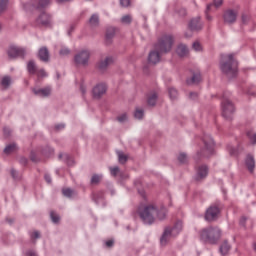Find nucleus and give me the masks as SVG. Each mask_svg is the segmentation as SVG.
Masks as SVG:
<instances>
[{"label":"nucleus","mask_w":256,"mask_h":256,"mask_svg":"<svg viewBox=\"0 0 256 256\" xmlns=\"http://www.w3.org/2000/svg\"><path fill=\"white\" fill-rule=\"evenodd\" d=\"M192 48L194 49V51H201V44L199 42H194L192 45Z\"/></svg>","instance_id":"47"},{"label":"nucleus","mask_w":256,"mask_h":256,"mask_svg":"<svg viewBox=\"0 0 256 256\" xmlns=\"http://www.w3.org/2000/svg\"><path fill=\"white\" fill-rule=\"evenodd\" d=\"M27 255L28 256H37V253H35L34 251H28Z\"/></svg>","instance_id":"59"},{"label":"nucleus","mask_w":256,"mask_h":256,"mask_svg":"<svg viewBox=\"0 0 256 256\" xmlns=\"http://www.w3.org/2000/svg\"><path fill=\"white\" fill-rule=\"evenodd\" d=\"M157 93H152L148 96L147 103L150 107H155L157 103Z\"/></svg>","instance_id":"25"},{"label":"nucleus","mask_w":256,"mask_h":256,"mask_svg":"<svg viewBox=\"0 0 256 256\" xmlns=\"http://www.w3.org/2000/svg\"><path fill=\"white\" fill-rule=\"evenodd\" d=\"M224 22L228 25H232V23H235L237 21V12L234 10H227L224 13Z\"/></svg>","instance_id":"14"},{"label":"nucleus","mask_w":256,"mask_h":256,"mask_svg":"<svg viewBox=\"0 0 256 256\" xmlns=\"http://www.w3.org/2000/svg\"><path fill=\"white\" fill-rule=\"evenodd\" d=\"M201 81V74L197 73L192 76L190 80H187L188 85L197 84Z\"/></svg>","instance_id":"29"},{"label":"nucleus","mask_w":256,"mask_h":256,"mask_svg":"<svg viewBox=\"0 0 256 256\" xmlns=\"http://www.w3.org/2000/svg\"><path fill=\"white\" fill-rule=\"evenodd\" d=\"M204 149L197 152L195 159H201V157H209V155H213V149L215 147V142L210 135H204L203 137Z\"/></svg>","instance_id":"7"},{"label":"nucleus","mask_w":256,"mask_h":256,"mask_svg":"<svg viewBox=\"0 0 256 256\" xmlns=\"http://www.w3.org/2000/svg\"><path fill=\"white\" fill-rule=\"evenodd\" d=\"M32 161H37V159H35V157L31 156Z\"/></svg>","instance_id":"61"},{"label":"nucleus","mask_w":256,"mask_h":256,"mask_svg":"<svg viewBox=\"0 0 256 256\" xmlns=\"http://www.w3.org/2000/svg\"><path fill=\"white\" fill-rule=\"evenodd\" d=\"M247 137L252 145H256V133L253 130L247 132Z\"/></svg>","instance_id":"30"},{"label":"nucleus","mask_w":256,"mask_h":256,"mask_svg":"<svg viewBox=\"0 0 256 256\" xmlns=\"http://www.w3.org/2000/svg\"><path fill=\"white\" fill-rule=\"evenodd\" d=\"M15 151H17V144L15 143L9 144L4 148L5 155H11V153H15Z\"/></svg>","instance_id":"24"},{"label":"nucleus","mask_w":256,"mask_h":256,"mask_svg":"<svg viewBox=\"0 0 256 256\" xmlns=\"http://www.w3.org/2000/svg\"><path fill=\"white\" fill-rule=\"evenodd\" d=\"M222 235L223 232L217 226H210L200 231L201 241H204V243H209L210 245H217Z\"/></svg>","instance_id":"3"},{"label":"nucleus","mask_w":256,"mask_h":256,"mask_svg":"<svg viewBox=\"0 0 256 256\" xmlns=\"http://www.w3.org/2000/svg\"><path fill=\"white\" fill-rule=\"evenodd\" d=\"M44 179L46 182L51 183V175L45 174Z\"/></svg>","instance_id":"58"},{"label":"nucleus","mask_w":256,"mask_h":256,"mask_svg":"<svg viewBox=\"0 0 256 256\" xmlns=\"http://www.w3.org/2000/svg\"><path fill=\"white\" fill-rule=\"evenodd\" d=\"M39 237H41L39 231H35L31 234V239H39Z\"/></svg>","instance_id":"50"},{"label":"nucleus","mask_w":256,"mask_h":256,"mask_svg":"<svg viewBox=\"0 0 256 256\" xmlns=\"http://www.w3.org/2000/svg\"><path fill=\"white\" fill-rule=\"evenodd\" d=\"M231 92H224L222 96V116L224 119H232L235 113V105L230 100Z\"/></svg>","instance_id":"6"},{"label":"nucleus","mask_w":256,"mask_h":256,"mask_svg":"<svg viewBox=\"0 0 256 256\" xmlns=\"http://www.w3.org/2000/svg\"><path fill=\"white\" fill-rule=\"evenodd\" d=\"M0 84L2 85V87H4V89H9V86L11 85V78L9 76H4L1 79Z\"/></svg>","instance_id":"28"},{"label":"nucleus","mask_w":256,"mask_h":256,"mask_svg":"<svg viewBox=\"0 0 256 256\" xmlns=\"http://www.w3.org/2000/svg\"><path fill=\"white\" fill-rule=\"evenodd\" d=\"M36 3L34 4L35 9H45L48 5H51V0H35Z\"/></svg>","instance_id":"22"},{"label":"nucleus","mask_w":256,"mask_h":256,"mask_svg":"<svg viewBox=\"0 0 256 256\" xmlns=\"http://www.w3.org/2000/svg\"><path fill=\"white\" fill-rule=\"evenodd\" d=\"M229 251H231V244L227 240H224L219 246V253L222 256L229 255Z\"/></svg>","instance_id":"17"},{"label":"nucleus","mask_w":256,"mask_h":256,"mask_svg":"<svg viewBox=\"0 0 256 256\" xmlns=\"http://www.w3.org/2000/svg\"><path fill=\"white\" fill-rule=\"evenodd\" d=\"M101 179H103V175L94 174L91 178V184L97 185L101 182Z\"/></svg>","instance_id":"32"},{"label":"nucleus","mask_w":256,"mask_h":256,"mask_svg":"<svg viewBox=\"0 0 256 256\" xmlns=\"http://www.w3.org/2000/svg\"><path fill=\"white\" fill-rule=\"evenodd\" d=\"M27 54L25 48H20L17 46H10L7 50V55L9 59H17V57H24Z\"/></svg>","instance_id":"10"},{"label":"nucleus","mask_w":256,"mask_h":256,"mask_svg":"<svg viewBox=\"0 0 256 256\" xmlns=\"http://www.w3.org/2000/svg\"><path fill=\"white\" fill-rule=\"evenodd\" d=\"M62 193L64 197H68V199H71V197L75 196V192L70 188H64Z\"/></svg>","instance_id":"33"},{"label":"nucleus","mask_w":256,"mask_h":256,"mask_svg":"<svg viewBox=\"0 0 256 256\" xmlns=\"http://www.w3.org/2000/svg\"><path fill=\"white\" fill-rule=\"evenodd\" d=\"M113 63V57L111 56H106L104 59H101L98 63V69L100 71H105Z\"/></svg>","instance_id":"16"},{"label":"nucleus","mask_w":256,"mask_h":256,"mask_svg":"<svg viewBox=\"0 0 256 256\" xmlns=\"http://www.w3.org/2000/svg\"><path fill=\"white\" fill-rule=\"evenodd\" d=\"M91 57V52L89 50H81L74 56V61L76 65H82L85 67L89 65V58Z\"/></svg>","instance_id":"8"},{"label":"nucleus","mask_w":256,"mask_h":256,"mask_svg":"<svg viewBox=\"0 0 256 256\" xmlns=\"http://www.w3.org/2000/svg\"><path fill=\"white\" fill-rule=\"evenodd\" d=\"M219 213H221V210L217 206H210L206 210L205 219L206 221H215L219 217Z\"/></svg>","instance_id":"11"},{"label":"nucleus","mask_w":256,"mask_h":256,"mask_svg":"<svg viewBox=\"0 0 256 256\" xmlns=\"http://www.w3.org/2000/svg\"><path fill=\"white\" fill-rule=\"evenodd\" d=\"M137 213L144 225H153L156 217L159 221H163L167 217V209L165 207L157 208L153 204L139 206Z\"/></svg>","instance_id":"1"},{"label":"nucleus","mask_w":256,"mask_h":256,"mask_svg":"<svg viewBox=\"0 0 256 256\" xmlns=\"http://www.w3.org/2000/svg\"><path fill=\"white\" fill-rule=\"evenodd\" d=\"M211 7H213V4H209L206 8V19H208V21H211V16H209V11H211Z\"/></svg>","instance_id":"46"},{"label":"nucleus","mask_w":256,"mask_h":256,"mask_svg":"<svg viewBox=\"0 0 256 256\" xmlns=\"http://www.w3.org/2000/svg\"><path fill=\"white\" fill-rule=\"evenodd\" d=\"M36 75H38V77H47V72H45L44 69L36 70Z\"/></svg>","instance_id":"45"},{"label":"nucleus","mask_w":256,"mask_h":256,"mask_svg":"<svg viewBox=\"0 0 256 256\" xmlns=\"http://www.w3.org/2000/svg\"><path fill=\"white\" fill-rule=\"evenodd\" d=\"M189 97L191 99H197V97H199V94H197L196 92H190Z\"/></svg>","instance_id":"54"},{"label":"nucleus","mask_w":256,"mask_h":256,"mask_svg":"<svg viewBox=\"0 0 256 256\" xmlns=\"http://www.w3.org/2000/svg\"><path fill=\"white\" fill-rule=\"evenodd\" d=\"M178 14L181 16V17H185L187 15V10H185V8H181L178 12Z\"/></svg>","instance_id":"51"},{"label":"nucleus","mask_w":256,"mask_h":256,"mask_svg":"<svg viewBox=\"0 0 256 256\" xmlns=\"http://www.w3.org/2000/svg\"><path fill=\"white\" fill-rule=\"evenodd\" d=\"M178 161H179V163H182V164L187 163V154L180 153L178 156Z\"/></svg>","instance_id":"40"},{"label":"nucleus","mask_w":256,"mask_h":256,"mask_svg":"<svg viewBox=\"0 0 256 256\" xmlns=\"http://www.w3.org/2000/svg\"><path fill=\"white\" fill-rule=\"evenodd\" d=\"M114 243L115 242L113 240H108V241H106L105 245H106V247H113Z\"/></svg>","instance_id":"56"},{"label":"nucleus","mask_w":256,"mask_h":256,"mask_svg":"<svg viewBox=\"0 0 256 256\" xmlns=\"http://www.w3.org/2000/svg\"><path fill=\"white\" fill-rule=\"evenodd\" d=\"M126 120H127V114H122L117 117V121H119V123H125Z\"/></svg>","instance_id":"43"},{"label":"nucleus","mask_w":256,"mask_h":256,"mask_svg":"<svg viewBox=\"0 0 256 256\" xmlns=\"http://www.w3.org/2000/svg\"><path fill=\"white\" fill-rule=\"evenodd\" d=\"M181 231H183V222L181 221H177L174 226H167L164 229V232L160 238V243L161 245L165 246L169 243V241H171V239H173V237H177V235H179V233H181Z\"/></svg>","instance_id":"5"},{"label":"nucleus","mask_w":256,"mask_h":256,"mask_svg":"<svg viewBox=\"0 0 256 256\" xmlns=\"http://www.w3.org/2000/svg\"><path fill=\"white\" fill-rule=\"evenodd\" d=\"M71 54V50L67 47H62L59 51V55L61 57H67V55H70Z\"/></svg>","instance_id":"36"},{"label":"nucleus","mask_w":256,"mask_h":256,"mask_svg":"<svg viewBox=\"0 0 256 256\" xmlns=\"http://www.w3.org/2000/svg\"><path fill=\"white\" fill-rule=\"evenodd\" d=\"M1 29H3V24L0 23V31H1Z\"/></svg>","instance_id":"62"},{"label":"nucleus","mask_w":256,"mask_h":256,"mask_svg":"<svg viewBox=\"0 0 256 256\" xmlns=\"http://www.w3.org/2000/svg\"><path fill=\"white\" fill-rule=\"evenodd\" d=\"M59 159H65L67 165H73L74 161L73 158H71V156H69V154H60L59 155Z\"/></svg>","instance_id":"31"},{"label":"nucleus","mask_w":256,"mask_h":256,"mask_svg":"<svg viewBox=\"0 0 256 256\" xmlns=\"http://www.w3.org/2000/svg\"><path fill=\"white\" fill-rule=\"evenodd\" d=\"M81 92L83 95H85V88L83 86H81Z\"/></svg>","instance_id":"60"},{"label":"nucleus","mask_w":256,"mask_h":256,"mask_svg":"<svg viewBox=\"0 0 256 256\" xmlns=\"http://www.w3.org/2000/svg\"><path fill=\"white\" fill-rule=\"evenodd\" d=\"M55 129L57 131H61V129H65V124H58V125L55 126Z\"/></svg>","instance_id":"55"},{"label":"nucleus","mask_w":256,"mask_h":256,"mask_svg":"<svg viewBox=\"0 0 256 256\" xmlns=\"http://www.w3.org/2000/svg\"><path fill=\"white\" fill-rule=\"evenodd\" d=\"M246 166L248 167V171H250V173H253V169H255V158H253L252 155H248L246 157Z\"/></svg>","instance_id":"21"},{"label":"nucleus","mask_w":256,"mask_h":256,"mask_svg":"<svg viewBox=\"0 0 256 256\" xmlns=\"http://www.w3.org/2000/svg\"><path fill=\"white\" fill-rule=\"evenodd\" d=\"M33 93L34 95H38L39 97H49V95H51V89L49 87L34 89Z\"/></svg>","instance_id":"19"},{"label":"nucleus","mask_w":256,"mask_h":256,"mask_svg":"<svg viewBox=\"0 0 256 256\" xmlns=\"http://www.w3.org/2000/svg\"><path fill=\"white\" fill-rule=\"evenodd\" d=\"M173 36L164 35L155 45V49L150 51L148 55V63L151 65H157L161 61V53H169L173 47Z\"/></svg>","instance_id":"2"},{"label":"nucleus","mask_w":256,"mask_h":256,"mask_svg":"<svg viewBox=\"0 0 256 256\" xmlns=\"http://www.w3.org/2000/svg\"><path fill=\"white\" fill-rule=\"evenodd\" d=\"M11 175L13 177V179L17 180V179H21V177H19V173H17L16 170H11Z\"/></svg>","instance_id":"49"},{"label":"nucleus","mask_w":256,"mask_h":256,"mask_svg":"<svg viewBox=\"0 0 256 256\" xmlns=\"http://www.w3.org/2000/svg\"><path fill=\"white\" fill-rule=\"evenodd\" d=\"M105 93H107V85L104 83L97 84L92 90L94 99H101L102 95H105Z\"/></svg>","instance_id":"13"},{"label":"nucleus","mask_w":256,"mask_h":256,"mask_svg":"<svg viewBox=\"0 0 256 256\" xmlns=\"http://www.w3.org/2000/svg\"><path fill=\"white\" fill-rule=\"evenodd\" d=\"M247 21H249V16L242 15V23H244V25H245L247 23Z\"/></svg>","instance_id":"57"},{"label":"nucleus","mask_w":256,"mask_h":256,"mask_svg":"<svg viewBox=\"0 0 256 256\" xmlns=\"http://www.w3.org/2000/svg\"><path fill=\"white\" fill-rule=\"evenodd\" d=\"M144 115H145V112L143 111V109H136L134 113L135 119H143Z\"/></svg>","instance_id":"39"},{"label":"nucleus","mask_w":256,"mask_h":256,"mask_svg":"<svg viewBox=\"0 0 256 256\" xmlns=\"http://www.w3.org/2000/svg\"><path fill=\"white\" fill-rule=\"evenodd\" d=\"M115 37V28L110 27L106 31V41L107 43H111V39Z\"/></svg>","instance_id":"27"},{"label":"nucleus","mask_w":256,"mask_h":256,"mask_svg":"<svg viewBox=\"0 0 256 256\" xmlns=\"http://www.w3.org/2000/svg\"><path fill=\"white\" fill-rule=\"evenodd\" d=\"M109 170L112 177H117V175H121V169H119L118 166L110 167Z\"/></svg>","instance_id":"35"},{"label":"nucleus","mask_w":256,"mask_h":256,"mask_svg":"<svg viewBox=\"0 0 256 256\" xmlns=\"http://www.w3.org/2000/svg\"><path fill=\"white\" fill-rule=\"evenodd\" d=\"M4 135H5V137H9V135H11V129L5 127L4 128Z\"/></svg>","instance_id":"53"},{"label":"nucleus","mask_w":256,"mask_h":256,"mask_svg":"<svg viewBox=\"0 0 256 256\" xmlns=\"http://www.w3.org/2000/svg\"><path fill=\"white\" fill-rule=\"evenodd\" d=\"M176 53L179 57H187L189 55V48L185 44H180L176 49Z\"/></svg>","instance_id":"20"},{"label":"nucleus","mask_w":256,"mask_h":256,"mask_svg":"<svg viewBox=\"0 0 256 256\" xmlns=\"http://www.w3.org/2000/svg\"><path fill=\"white\" fill-rule=\"evenodd\" d=\"M7 3H9V0H0V11H5Z\"/></svg>","instance_id":"42"},{"label":"nucleus","mask_w":256,"mask_h":256,"mask_svg":"<svg viewBox=\"0 0 256 256\" xmlns=\"http://www.w3.org/2000/svg\"><path fill=\"white\" fill-rule=\"evenodd\" d=\"M38 57L40 61L47 63L49 61V49L47 47H42L39 49Z\"/></svg>","instance_id":"18"},{"label":"nucleus","mask_w":256,"mask_h":256,"mask_svg":"<svg viewBox=\"0 0 256 256\" xmlns=\"http://www.w3.org/2000/svg\"><path fill=\"white\" fill-rule=\"evenodd\" d=\"M189 29L191 31H200V29H203V23H201V18L197 17L192 19L189 23Z\"/></svg>","instance_id":"15"},{"label":"nucleus","mask_w":256,"mask_h":256,"mask_svg":"<svg viewBox=\"0 0 256 256\" xmlns=\"http://www.w3.org/2000/svg\"><path fill=\"white\" fill-rule=\"evenodd\" d=\"M50 217L52 219L53 223H59V215H57V213L55 212H50Z\"/></svg>","instance_id":"41"},{"label":"nucleus","mask_w":256,"mask_h":256,"mask_svg":"<svg viewBox=\"0 0 256 256\" xmlns=\"http://www.w3.org/2000/svg\"><path fill=\"white\" fill-rule=\"evenodd\" d=\"M215 7H221L223 5V0H214Z\"/></svg>","instance_id":"52"},{"label":"nucleus","mask_w":256,"mask_h":256,"mask_svg":"<svg viewBox=\"0 0 256 256\" xmlns=\"http://www.w3.org/2000/svg\"><path fill=\"white\" fill-rule=\"evenodd\" d=\"M127 155H125L122 151L118 152V161L122 165H125L127 163Z\"/></svg>","instance_id":"34"},{"label":"nucleus","mask_w":256,"mask_h":256,"mask_svg":"<svg viewBox=\"0 0 256 256\" xmlns=\"http://www.w3.org/2000/svg\"><path fill=\"white\" fill-rule=\"evenodd\" d=\"M89 25L91 27H99V15L93 14L89 19Z\"/></svg>","instance_id":"26"},{"label":"nucleus","mask_w":256,"mask_h":256,"mask_svg":"<svg viewBox=\"0 0 256 256\" xmlns=\"http://www.w3.org/2000/svg\"><path fill=\"white\" fill-rule=\"evenodd\" d=\"M168 93H169L170 99H175L179 95V93L175 88H169Z\"/></svg>","instance_id":"38"},{"label":"nucleus","mask_w":256,"mask_h":256,"mask_svg":"<svg viewBox=\"0 0 256 256\" xmlns=\"http://www.w3.org/2000/svg\"><path fill=\"white\" fill-rule=\"evenodd\" d=\"M131 21H133L131 15H125L121 18V23H123L124 25H130Z\"/></svg>","instance_id":"37"},{"label":"nucleus","mask_w":256,"mask_h":256,"mask_svg":"<svg viewBox=\"0 0 256 256\" xmlns=\"http://www.w3.org/2000/svg\"><path fill=\"white\" fill-rule=\"evenodd\" d=\"M121 7H129L131 5V0H120Z\"/></svg>","instance_id":"44"},{"label":"nucleus","mask_w":256,"mask_h":256,"mask_svg":"<svg viewBox=\"0 0 256 256\" xmlns=\"http://www.w3.org/2000/svg\"><path fill=\"white\" fill-rule=\"evenodd\" d=\"M230 155H237V149L233 148V146L227 147Z\"/></svg>","instance_id":"48"},{"label":"nucleus","mask_w":256,"mask_h":256,"mask_svg":"<svg viewBox=\"0 0 256 256\" xmlns=\"http://www.w3.org/2000/svg\"><path fill=\"white\" fill-rule=\"evenodd\" d=\"M27 69L30 75H35L37 73V65H35V61H29L27 64Z\"/></svg>","instance_id":"23"},{"label":"nucleus","mask_w":256,"mask_h":256,"mask_svg":"<svg viewBox=\"0 0 256 256\" xmlns=\"http://www.w3.org/2000/svg\"><path fill=\"white\" fill-rule=\"evenodd\" d=\"M207 175H209V167H207V165H200L198 169H196L194 179L195 181H203V179L207 178Z\"/></svg>","instance_id":"12"},{"label":"nucleus","mask_w":256,"mask_h":256,"mask_svg":"<svg viewBox=\"0 0 256 256\" xmlns=\"http://www.w3.org/2000/svg\"><path fill=\"white\" fill-rule=\"evenodd\" d=\"M254 249L256 250V243L254 244Z\"/></svg>","instance_id":"63"},{"label":"nucleus","mask_w":256,"mask_h":256,"mask_svg":"<svg viewBox=\"0 0 256 256\" xmlns=\"http://www.w3.org/2000/svg\"><path fill=\"white\" fill-rule=\"evenodd\" d=\"M220 69L227 77H235L237 75V61L233 58V54L221 56Z\"/></svg>","instance_id":"4"},{"label":"nucleus","mask_w":256,"mask_h":256,"mask_svg":"<svg viewBox=\"0 0 256 256\" xmlns=\"http://www.w3.org/2000/svg\"><path fill=\"white\" fill-rule=\"evenodd\" d=\"M35 27H52L53 19L51 15L43 12L34 22Z\"/></svg>","instance_id":"9"}]
</instances>
